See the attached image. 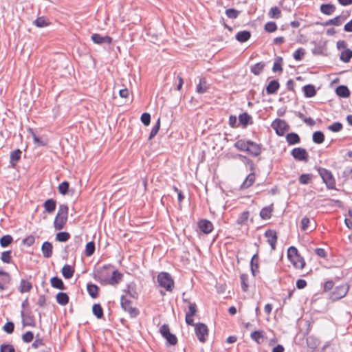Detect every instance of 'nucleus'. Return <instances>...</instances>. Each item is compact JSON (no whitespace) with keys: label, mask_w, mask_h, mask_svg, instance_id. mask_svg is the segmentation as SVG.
<instances>
[{"label":"nucleus","mask_w":352,"mask_h":352,"mask_svg":"<svg viewBox=\"0 0 352 352\" xmlns=\"http://www.w3.org/2000/svg\"><path fill=\"white\" fill-rule=\"evenodd\" d=\"M68 206L65 204L59 206L58 213L55 217L54 226L55 230H62L67 221Z\"/></svg>","instance_id":"1"},{"label":"nucleus","mask_w":352,"mask_h":352,"mask_svg":"<svg viewBox=\"0 0 352 352\" xmlns=\"http://www.w3.org/2000/svg\"><path fill=\"white\" fill-rule=\"evenodd\" d=\"M112 265H104L102 267L97 269L94 274V278L96 280L99 281L101 284L107 285V282L111 272L113 270Z\"/></svg>","instance_id":"2"},{"label":"nucleus","mask_w":352,"mask_h":352,"mask_svg":"<svg viewBox=\"0 0 352 352\" xmlns=\"http://www.w3.org/2000/svg\"><path fill=\"white\" fill-rule=\"evenodd\" d=\"M318 172L322 177L323 182L326 184L327 188H336V180L331 172L324 168H318Z\"/></svg>","instance_id":"3"},{"label":"nucleus","mask_w":352,"mask_h":352,"mask_svg":"<svg viewBox=\"0 0 352 352\" xmlns=\"http://www.w3.org/2000/svg\"><path fill=\"white\" fill-rule=\"evenodd\" d=\"M157 282L160 287L171 292L174 287V281L171 276L167 272H160L157 276Z\"/></svg>","instance_id":"4"},{"label":"nucleus","mask_w":352,"mask_h":352,"mask_svg":"<svg viewBox=\"0 0 352 352\" xmlns=\"http://www.w3.org/2000/svg\"><path fill=\"white\" fill-rule=\"evenodd\" d=\"M122 308L127 311L131 318H135L139 314V310L132 307V302L125 296H122L120 299Z\"/></svg>","instance_id":"5"},{"label":"nucleus","mask_w":352,"mask_h":352,"mask_svg":"<svg viewBox=\"0 0 352 352\" xmlns=\"http://www.w3.org/2000/svg\"><path fill=\"white\" fill-rule=\"evenodd\" d=\"M349 289V287L347 284H342L337 286L331 294V299L332 300H337L344 297L346 295Z\"/></svg>","instance_id":"6"},{"label":"nucleus","mask_w":352,"mask_h":352,"mask_svg":"<svg viewBox=\"0 0 352 352\" xmlns=\"http://www.w3.org/2000/svg\"><path fill=\"white\" fill-rule=\"evenodd\" d=\"M292 156L298 161L307 162L309 155L306 149L300 147L294 148L291 151Z\"/></svg>","instance_id":"7"},{"label":"nucleus","mask_w":352,"mask_h":352,"mask_svg":"<svg viewBox=\"0 0 352 352\" xmlns=\"http://www.w3.org/2000/svg\"><path fill=\"white\" fill-rule=\"evenodd\" d=\"M195 331L198 340L201 342H204L206 341L205 336L208 334V329L207 326L204 323H197L195 325Z\"/></svg>","instance_id":"8"},{"label":"nucleus","mask_w":352,"mask_h":352,"mask_svg":"<svg viewBox=\"0 0 352 352\" xmlns=\"http://www.w3.org/2000/svg\"><path fill=\"white\" fill-rule=\"evenodd\" d=\"M272 127L278 135H283L287 127L286 122L280 119H276L272 124Z\"/></svg>","instance_id":"9"},{"label":"nucleus","mask_w":352,"mask_h":352,"mask_svg":"<svg viewBox=\"0 0 352 352\" xmlns=\"http://www.w3.org/2000/svg\"><path fill=\"white\" fill-rule=\"evenodd\" d=\"M197 225L201 232L206 234H210L214 228L212 222L205 219L199 220Z\"/></svg>","instance_id":"10"},{"label":"nucleus","mask_w":352,"mask_h":352,"mask_svg":"<svg viewBox=\"0 0 352 352\" xmlns=\"http://www.w3.org/2000/svg\"><path fill=\"white\" fill-rule=\"evenodd\" d=\"M265 236L267 239V242L272 250H275L277 241V234L274 230H268L265 232Z\"/></svg>","instance_id":"11"},{"label":"nucleus","mask_w":352,"mask_h":352,"mask_svg":"<svg viewBox=\"0 0 352 352\" xmlns=\"http://www.w3.org/2000/svg\"><path fill=\"white\" fill-rule=\"evenodd\" d=\"M122 278V274L119 272L118 270H113L111 272V274L109 280L107 282V285H114L119 283Z\"/></svg>","instance_id":"12"},{"label":"nucleus","mask_w":352,"mask_h":352,"mask_svg":"<svg viewBox=\"0 0 352 352\" xmlns=\"http://www.w3.org/2000/svg\"><path fill=\"white\" fill-rule=\"evenodd\" d=\"M91 40L97 44L107 43L109 44L112 41V38L109 36H101L99 34H93Z\"/></svg>","instance_id":"13"},{"label":"nucleus","mask_w":352,"mask_h":352,"mask_svg":"<svg viewBox=\"0 0 352 352\" xmlns=\"http://www.w3.org/2000/svg\"><path fill=\"white\" fill-rule=\"evenodd\" d=\"M246 152L252 156L257 157L261 153V146L256 142L250 141L248 149Z\"/></svg>","instance_id":"14"},{"label":"nucleus","mask_w":352,"mask_h":352,"mask_svg":"<svg viewBox=\"0 0 352 352\" xmlns=\"http://www.w3.org/2000/svg\"><path fill=\"white\" fill-rule=\"evenodd\" d=\"M11 278L8 272L0 270V290H3L6 288V285L10 283Z\"/></svg>","instance_id":"15"},{"label":"nucleus","mask_w":352,"mask_h":352,"mask_svg":"<svg viewBox=\"0 0 352 352\" xmlns=\"http://www.w3.org/2000/svg\"><path fill=\"white\" fill-rule=\"evenodd\" d=\"M41 251L45 258H50L52 255V245L50 242H44L41 247Z\"/></svg>","instance_id":"16"},{"label":"nucleus","mask_w":352,"mask_h":352,"mask_svg":"<svg viewBox=\"0 0 352 352\" xmlns=\"http://www.w3.org/2000/svg\"><path fill=\"white\" fill-rule=\"evenodd\" d=\"M239 123L245 128L249 124H252V117L246 112L243 113L239 116Z\"/></svg>","instance_id":"17"},{"label":"nucleus","mask_w":352,"mask_h":352,"mask_svg":"<svg viewBox=\"0 0 352 352\" xmlns=\"http://www.w3.org/2000/svg\"><path fill=\"white\" fill-rule=\"evenodd\" d=\"M289 261L297 269H303L305 265V262L300 254H298L296 257H294L289 259Z\"/></svg>","instance_id":"18"},{"label":"nucleus","mask_w":352,"mask_h":352,"mask_svg":"<svg viewBox=\"0 0 352 352\" xmlns=\"http://www.w3.org/2000/svg\"><path fill=\"white\" fill-rule=\"evenodd\" d=\"M280 85L276 80L270 81L266 87L267 94H274L279 89Z\"/></svg>","instance_id":"19"},{"label":"nucleus","mask_w":352,"mask_h":352,"mask_svg":"<svg viewBox=\"0 0 352 352\" xmlns=\"http://www.w3.org/2000/svg\"><path fill=\"white\" fill-rule=\"evenodd\" d=\"M251 140H238L234 144V147L241 151H247Z\"/></svg>","instance_id":"20"},{"label":"nucleus","mask_w":352,"mask_h":352,"mask_svg":"<svg viewBox=\"0 0 352 352\" xmlns=\"http://www.w3.org/2000/svg\"><path fill=\"white\" fill-rule=\"evenodd\" d=\"M251 36V33L250 31L243 30L239 32L236 36V39L240 43H244L249 40Z\"/></svg>","instance_id":"21"},{"label":"nucleus","mask_w":352,"mask_h":352,"mask_svg":"<svg viewBox=\"0 0 352 352\" xmlns=\"http://www.w3.org/2000/svg\"><path fill=\"white\" fill-rule=\"evenodd\" d=\"M254 181H255V174L254 173H250L247 176V177L245 178V179L244 180L243 184H241V189L248 188L254 184Z\"/></svg>","instance_id":"22"},{"label":"nucleus","mask_w":352,"mask_h":352,"mask_svg":"<svg viewBox=\"0 0 352 352\" xmlns=\"http://www.w3.org/2000/svg\"><path fill=\"white\" fill-rule=\"evenodd\" d=\"M320 12L326 15H331L336 11V6L333 4H322Z\"/></svg>","instance_id":"23"},{"label":"nucleus","mask_w":352,"mask_h":352,"mask_svg":"<svg viewBox=\"0 0 352 352\" xmlns=\"http://www.w3.org/2000/svg\"><path fill=\"white\" fill-rule=\"evenodd\" d=\"M124 292L132 298L136 299L138 297V293L136 289V285L133 283L127 285V289Z\"/></svg>","instance_id":"24"},{"label":"nucleus","mask_w":352,"mask_h":352,"mask_svg":"<svg viewBox=\"0 0 352 352\" xmlns=\"http://www.w3.org/2000/svg\"><path fill=\"white\" fill-rule=\"evenodd\" d=\"M336 92L338 96L342 98H348L350 96V91L345 85L338 86L336 89Z\"/></svg>","instance_id":"25"},{"label":"nucleus","mask_w":352,"mask_h":352,"mask_svg":"<svg viewBox=\"0 0 352 352\" xmlns=\"http://www.w3.org/2000/svg\"><path fill=\"white\" fill-rule=\"evenodd\" d=\"M74 270L69 265H65L62 268V274L66 279H69L74 276Z\"/></svg>","instance_id":"26"},{"label":"nucleus","mask_w":352,"mask_h":352,"mask_svg":"<svg viewBox=\"0 0 352 352\" xmlns=\"http://www.w3.org/2000/svg\"><path fill=\"white\" fill-rule=\"evenodd\" d=\"M56 202L52 199L46 200L43 204L45 210L48 213L53 212L56 209Z\"/></svg>","instance_id":"27"},{"label":"nucleus","mask_w":352,"mask_h":352,"mask_svg":"<svg viewBox=\"0 0 352 352\" xmlns=\"http://www.w3.org/2000/svg\"><path fill=\"white\" fill-rule=\"evenodd\" d=\"M286 140L289 145H293L300 143V138L297 133H290L287 135Z\"/></svg>","instance_id":"28"},{"label":"nucleus","mask_w":352,"mask_h":352,"mask_svg":"<svg viewBox=\"0 0 352 352\" xmlns=\"http://www.w3.org/2000/svg\"><path fill=\"white\" fill-rule=\"evenodd\" d=\"M302 89L304 94L307 98L314 97L316 94V90L313 85H307Z\"/></svg>","instance_id":"29"},{"label":"nucleus","mask_w":352,"mask_h":352,"mask_svg":"<svg viewBox=\"0 0 352 352\" xmlns=\"http://www.w3.org/2000/svg\"><path fill=\"white\" fill-rule=\"evenodd\" d=\"M208 88H209V87L207 85L206 78H200L199 82L197 86V89H196L197 92L199 94L206 93L208 91Z\"/></svg>","instance_id":"30"},{"label":"nucleus","mask_w":352,"mask_h":352,"mask_svg":"<svg viewBox=\"0 0 352 352\" xmlns=\"http://www.w3.org/2000/svg\"><path fill=\"white\" fill-rule=\"evenodd\" d=\"M50 282H51V285L53 287L58 289H61V290L65 289L64 283L60 278H58L57 276L52 277L50 280Z\"/></svg>","instance_id":"31"},{"label":"nucleus","mask_w":352,"mask_h":352,"mask_svg":"<svg viewBox=\"0 0 352 352\" xmlns=\"http://www.w3.org/2000/svg\"><path fill=\"white\" fill-rule=\"evenodd\" d=\"M56 301L60 305H66L69 302V296L66 293L59 292L57 294Z\"/></svg>","instance_id":"32"},{"label":"nucleus","mask_w":352,"mask_h":352,"mask_svg":"<svg viewBox=\"0 0 352 352\" xmlns=\"http://www.w3.org/2000/svg\"><path fill=\"white\" fill-rule=\"evenodd\" d=\"M22 152L19 149H16L10 153V164L12 166H15V164L18 162V161L21 158V155Z\"/></svg>","instance_id":"33"},{"label":"nucleus","mask_w":352,"mask_h":352,"mask_svg":"<svg viewBox=\"0 0 352 352\" xmlns=\"http://www.w3.org/2000/svg\"><path fill=\"white\" fill-rule=\"evenodd\" d=\"M32 287V283L25 280H21L19 285V292L21 293L28 292Z\"/></svg>","instance_id":"34"},{"label":"nucleus","mask_w":352,"mask_h":352,"mask_svg":"<svg viewBox=\"0 0 352 352\" xmlns=\"http://www.w3.org/2000/svg\"><path fill=\"white\" fill-rule=\"evenodd\" d=\"M251 338L260 344L264 337V332L263 331H254L250 335Z\"/></svg>","instance_id":"35"},{"label":"nucleus","mask_w":352,"mask_h":352,"mask_svg":"<svg viewBox=\"0 0 352 352\" xmlns=\"http://www.w3.org/2000/svg\"><path fill=\"white\" fill-rule=\"evenodd\" d=\"M352 58V50L346 49L341 52L340 59L344 63H349Z\"/></svg>","instance_id":"36"},{"label":"nucleus","mask_w":352,"mask_h":352,"mask_svg":"<svg viewBox=\"0 0 352 352\" xmlns=\"http://www.w3.org/2000/svg\"><path fill=\"white\" fill-rule=\"evenodd\" d=\"M87 289L89 294L92 298H95L98 296V292L99 290V287L96 285L88 284Z\"/></svg>","instance_id":"37"},{"label":"nucleus","mask_w":352,"mask_h":352,"mask_svg":"<svg viewBox=\"0 0 352 352\" xmlns=\"http://www.w3.org/2000/svg\"><path fill=\"white\" fill-rule=\"evenodd\" d=\"M265 67V63L263 62L258 63L251 67V72L254 75H259Z\"/></svg>","instance_id":"38"},{"label":"nucleus","mask_w":352,"mask_h":352,"mask_svg":"<svg viewBox=\"0 0 352 352\" xmlns=\"http://www.w3.org/2000/svg\"><path fill=\"white\" fill-rule=\"evenodd\" d=\"M313 141L316 144H322L324 140V135L322 131H316L313 133Z\"/></svg>","instance_id":"39"},{"label":"nucleus","mask_w":352,"mask_h":352,"mask_svg":"<svg viewBox=\"0 0 352 352\" xmlns=\"http://www.w3.org/2000/svg\"><path fill=\"white\" fill-rule=\"evenodd\" d=\"M233 158H239L242 162H245L247 165H249L251 168V170H252L254 169V164L252 160L248 158L246 156L241 155V154H236L232 155Z\"/></svg>","instance_id":"40"},{"label":"nucleus","mask_w":352,"mask_h":352,"mask_svg":"<svg viewBox=\"0 0 352 352\" xmlns=\"http://www.w3.org/2000/svg\"><path fill=\"white\" fill-rule=\"evenodd\" d=\"M92 311L97 318L100 319L103 317V310L100 305L94 304L92 307Z\"/></svg>","instance_id":"41"},{"label":"nucleus","mask_w":352,"mask_h":352,"mask_svg":"<svg viewBox=\"0 0 352 352\" xmlns=\"http://www.w3.org/2000/svg\"><path fill=\"white\" fill-rule=\"evenodd\" d=\"M342 23V20L340 16H337L336 17L328 20L326 22L324 23V25L328 26V25H336L339 26Z\"/></svg>","instance_id":"42"},{"label":"nucleus","mask_w":352,"mask_h":352,"mask_svg":"<svg viewBox=\"0 0 352 352\" xmlns=\"http://www.w3.org/2000/svg\"><path fill=\"white\" fill-rule=\"evenodd\" d=\"M272 208L270 207H265L260 212V217L263 219H269L272 216Z\"/></svg>","instance_id":"43"},{"label":"nucleus","mask_w":352,"mask_h":352,"mask_svg":"<svg viewBox=\"0 0 352 352\" xmlns=\"http://www.w3.org/2000/svg\"><path fill=\"white\" fill-rule=\"evenodd\" d=\"M70 238V234L67 232H58L56 235V239L59 242H65Z\"/></svg>","instance_id":"44"},{"label":"nucleus","mask_w":352,"mask_h":352,"mask_svg":"<svg viewBox=\"0 0 352 352\" xmlns=\"http://www.w3.org/2000/svg\"><path fill=\"white\" fill-rule=\"evenodd\" d=\"M282 62L283 58L281 57H277L274 63L272 71L274 72H282Z\"/></svg>","instance_id":"45"},{"label":"nucleus","mask_w":352,"mask_h":352,"mask_svg":"<svg viewBox=\"0 0 352 352\" xmlns=\"http://www.w3.org/2000/svg\"><path fill=\"white\" fill-rule=\"evenodd\" d=\"M13 241L10 235H5L0 239V245L3 248L8 246Z\"/></svg>","instance_id":"46"},{"label":"nucleus","mask_w":352,"mask_h":352,"mask_svg":"<svg viewBox=\"0 0 352 352\" xmlns=\"http://www.w3.org/2000/svg\"><path fill=\"white\" fill-rule=\"evenodd\" d=\"M250 265H251L252 273L253 276H255L256 271L258 268V256H257L256 254H254L252 256L251 262H250Z\"/></svg>","instance_id":"47"},{"label":"nucleus","mask_w":352,"mask_h":352,"mask_svg":"<svg viewBox=\"0 0 352 352\" xmlns=\"http://www.w3.org/2000/svg\"><path fill=\"white\" fill-rule=\"evenodd\" d=\"M34 23L36 26H37L38 28H43V27L47 26L49 24V22L45 17L41 16V17L37 18L34 21Z\"/></svg>","instance_id":"48"},{"label":"nucleus","mask_w":352,"mask_h":352,"mask_svg":"<svg viewBox=\"0 0 352 352\" xmlns=\"http://www.w3.org/2000/svg\"><path fill=\"white\" fill-rule=\"evenodd\" d=\"M95 251V243L93 241L89 242L86 245L85 254L87 256H91Z\"/></svg>","instance_id":"49"},{"label":"nucleus","mask_w":352,"mask_h":352,"mask_svg":"<svg viewBox=\"0 0 352 352\" xmlns=\"http://www.w3.org/2000/svg\"><path fill=\"white\" fill-rule=\"evenodd\" d=\"M249 218V212L244 211L242 212L236 220V223L239 225L244 224Z\"/></svg>","instance_id":"50"},{"label":"nucleus","mask_w":352,"mask_h":352,"mask_svg":"<svg viewBox=\"0 0 352 352\" xmlns=\"http://www.w3.org/2000/svg\"><path fill=\"white\" fill-rule=\"evenodd\" d=\"M160 119L159 118L150 133V135L148 137L149 140L153 139L157 135V133H158V131L160 130Z\"/></svg>","instance_id":"51"},{"label":"nucleus","mask_w":352,"mask_h":352,"mask_svg":"<svg viewBox=\"0 0 352 352\" xmlns=\"http://www.w3.org/2000/svg\"><path fill=\"white\" fill-rule=\"evenodd\" d=\"M269 15L271 18L278 19L280 17L281 12L277 7H273L270 9Z\"/></svg>","instance_id":"52"},{"label":"nucleus","mask_w":352,"mask_h":352,"mask_svg":"<svg viewBox=\"0 0 352 352\" xmlns=\"http://www.w3.org/2000/svg\"><path fill=\"white\" fill-rule=\"evenodd\" d=\"M305 49L303 48H298V50H296L294 54H293V56H294V58L296 60H300L302 59L303 56H305Z\"/></svg>","instance_id":"53"},{"label":"nucleus","mask_w":352,"mask_h":352,"mask_svg":"<svg viewBox=\"0 0 352 352\" xmlns=\"http://www.w3.org/2000/svg\"><path fill=\"white\" fill-rule=\"evenodd\" d=\"M241 287L243 292H246L248 289V276L247 274H243L240 276Z\"/></svg>","instance_id":"54"},{"label":"nucleus","mask_w":352,"mask_h":352,"mask_svg":"<svg viewBox=\"0 0 352 352\" xmlns=\"http://www.w3.org/2000/svg\"><path fill=\"white\" fill-rule=\"evenodd\" d=\"M239 14V11H238L234 8H229L226 10V14L230 19H233L237 18Z\"/></svg>","instance_id":"55"},{"label":"nucleus","mask_w":352,"mask_h":352,"mask_svg":"<svg viewBox=\"0 0 352 352\" xmlns=\"http://www.w3.org/2000/svg\"><path fill=\"white\" fill-rule=\"evenodd\" d=\"M307 342L309 347L312 349H315L319 344L318 340L311 336L307 339Z\"/></svg>","instance_id":"56"},{"label":"nucleus","mask_w":352,"mask_h":352,"mask_svg":"<svg viewBox=\"0 0 352 352\" xmlns=\"http://www.w3.org/2000/svg\"><path fill=\"white\" fill-rule=\"evenodd\" d=\"M69 183L67 182H63L58 186V191L62 195H65L69 189Z\"/></svg>","instance_id":"57"},{"label":"nucleus","mask_w":352,"mask_h":352,"mask_svg":"<svg viewBox=\"0 0 352 352\" xmlns=\"http://www.w3.org/2000/svg\"><path fill=\"white\" fill-rule=\"evenodd\" d=\"M298 252L296 248L291 246L287 250V257L289 259L296 257L298 255Z\"/></svg>","instance_id":"58"},{"label":"nucleus","mask_w":352,"mask_h":352,"mask_svg":"<svg viewBox=\"0 0 352 352\" xmlns=\"http://www.w3.org/2000/svg\"><path fill=\"white\" fill-rule=\"evenodd\" d=\"M328 129L333 132H339L342 129V124L339 122H336L329 125Z\"/></svg>","instance_id":"59"},{"label":"nucleus","mask_w":352,"mask_h":352,"mask_svg":"<svg viewBox=\"0 0 352 352\" xmlns=\"http://www.w3.org/2000/svg\"><path fill=\"white\" fill-rule=\"evenodd\" d=\"M312 178L310 174H302L299 177V182L302 184H307L309 183Z\"/></svg>","instance_id":"60"},{"label":"nucleus","mask_w":352,"mask_h":352,"mask_svg":"<svg viewBox=\"0 0 352 352\" xmlns=\"http://www.w3.org/2000/svg\"><path fill=\"white\" fill-rule=\"evenodd\" d=\"M164 338L170 345H175L177 343V337L171 333H168Z\"/></svg>","instance_id":"61"},{"label":"nucleus","mask_w":352,"mask_h":352,"mask_svg":"<svg viewBox=\"0 0 352 352\" xmlns=\"http://www.w3.org/2000/svg\"><path fill=\"white\" fill-rule=\"evenodd\" d=\"M1 259L3 263H11V252L10 251L3 252L1 254Z\"/></svg>","instance_id":"62"},{"label":"nucleus","mask_w":352,"mask_h":352,"mask_svg":"<svg viewBox=\"0 0 352 352\" xmlns=\"http://www.w3.org/2000/svg\"><path fill=\"white\" fill-rule=\"evenodd\" d=\"M277 26L275 22H268L265 25V30L268 32H273L276 31Z\"/></svg>","instance_id":"63"},{"label":"nucleus","mask_w":352,"mask_h":352,"mask_svg":"<svg viewBox=\"0 0 352 352\" xmlns=\"http://www.w3.org/2000/svg\"><path fill=\"white\" fill-rule=\"evenodd\" d=\"M0 352H15L14 346L11 344H1Z\"/></svg>","instance_id":"64"}]
</instances>
